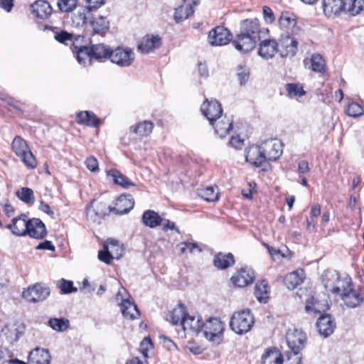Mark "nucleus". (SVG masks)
Here are the masks:
<instances>
[{
  "instance_id": "nucleus-3",
  "label": "nucleus",
  "mask_w": 364,
  "mask_h": 364,
  "mask_svg": "<svg viewBox=\"0 0 364 364\" xmlns=\"http://www.w3.org/2000/svg\"><path fill=\"white\" fill-rule=\"evenodd\" d=\"M352 5L353 0H349L348 3L345 0H323L322 2L323 13L328 18H336L342 13L356 16L349 11Z\"/></svg>"
},
{
  "instance_id": "nucleus-16",
  "label": "nucleus",
  "mask_w": 364,
  "mask_h": 364,
  "mask_svg": "<svg viewBox=\"0 0 364 364\" xmlns=\"http://www.w3.org/2000/svg\"><path fill=\"white\" fill-rule=\"evenodd\" d=\"M287 359L284 360L282 353L274 347L267 348L262 355V364H289L291 357L287 355Z\"/></svg>"
},
{
  "instance_id": "nucleus-62",
  "label": "nucleus",
  "mask_w": 364,
  "mask_h": 364,
  "mask_svg": "<svg viewBox=\"0 0 364 364\" xmlns=\"http://www.w3.org/2000/svg\"><path fill=\"white\" fill-rule=\"evenodd\" d=\"M178 246L180 247V250L181 253H185L186 251V247L189 249V252L191 253L193 252L195 249H197L199 252H201V249L198 247L196 243L191 242H181Z\"/></svg>"
},
{
  "instance_id": "nucleus-59",
  "label": "nucleus",
  "mask_w": 364,
  "mask_h": 364,
  "mask_svg": "<svg viewBox=\"0 0 364 364\" xmlns=\"http://www.w3.org/2000/svg\"><path fill=\"white\" fill-rule=\"evenodd\" d=\"M86 167L92 172H96L99 170V163L97 159L91 156L86 159L85 161Z\"/></svg>"
},
{
  "instance_id": "nucleus-26",
  "label": "nucleus",
  "mask_w": 364,
  "mask_h": 364,
  "mask_svg": "<svg viewBox=\"0 0 364 364\" xmlns=\"http://www.w3.org/2000/svg\"><path fill=\"white\" fill-rule=\"evenodd\" d=\"M188 316L187 310L186 306L180 303L178 305L174 308L171 311H170L166 316V320L171 322L173 325L181 324L183 326V321L186 320Z\"/></svg>"
},
{
  "instance_id": "nucleus-4",
  "label": "nucleus",
  "mask_w": 364,
  "mask_h": 364,
  "mask_svg": "<svg viewBox=\"0 0 364 364\" xmlns=\"http://www.w3.org/2000/svg\"><path fill=\"white\" fill-rule=\"evenodd\" d=\"M286 341L289 348L296 357L305 347L306 335L301 329H289L286 334Z\"/></svg>"
},
{
  "instance_id": "nucleus-30",
  "label": "nucleus",
  "mask_w": 364,
  "mask_h": 364,
  "mask_svg": "<svg viewBox=\"0 0 364 364\" xmlns=\"http://www.w3.org/2000/svg\"><path fill=\"white\" fill-rule=\"evenodd\" d=\"M108 178L116 184L124 188H128L130 186H134L135 184L129 180L126 176L123 175L117 169L112 168L107 171Z\"/></svg>"
},
{
  "instance_id": "nucleus-36",
  "label": "nucleus",
  "mask_w": 364,
  "mask_h": 364,
  "mask_svg": "<svg viewBox=\"0 0 364 364\" xmlns=\"http://www.w3.org/2000/svg\"><path fill=\"white\" fill-rule=\"evenodd\" d=\"M90 52L92 58L96 60L109 59L111 49L103 43L92 45L90 48Z\"/></svg>"
},
{
  "instance_id": "nucleus-25",
  "label": "nucleus",
  "mask_w": 364,
  "mask_h": 364,
  "mask_svg": "<svg viewBox=\"0 0 364 364\" xmlns=\"http://www.w3.org/2000/svg\"><path fill=\"white\" fill-rule=\"evenodd\" d=\"M95 200H92L90 204L87 207V218L88 220L95 222L97 217L106 215L110 213L108 212L110 205H107L105 203L100 202L96 205L95 208L92 207Z\"/></svg>"
},
{
  "instance_id": "nucleus-19",
  "label": "nucleus",
  "mask_w": 364,
  "mask_h": 364,
  "mask_svg": "<svg viewBox=\"0 0 364 364\" xmlns=\"http://www.w3.org/2000/svg\"><path fill=\"white\" fill-rule=\"evenodd\" d=\"M26 235L35 239H42L47 235L45 224L38 218L30 219Z\"/></svg>"
},
{
  "instance_id": "nucleus-24",
  "label": "nucleus",
  "mask_w": 364,
  "mask_h": 364,
  "mask_svg": "<svg viewBox=\"0 0 364 364\" xmlns=\"http://www.w3.org/2000/svg\"><path fill=\"white\" fill-rule=\"evenodd\" d=\"M87 28L92 30L94 33L103 35L109 30V22L105 16L93 18L91 16Z\"/></svg>"
},
{
  "instance_id": "nucleus-18",
  "label": "nucleus",
  "mask_w": 364,
  "mask_h": 364,
  "mask_svg": "<svg viewBox=\"0 0 364 364\" xmlns=\"http://www.w3.org/2000/svg\"><path fill=\"white\" fill-rule=\"evenodd\" d=\"M161 38L159 35H146L138 44L137 49L142 53H149L160 47Z\"/></svg>"
},
{
  "instance_id": "nucleus-34",
  "label": "nucleus",
  "mask_w": 364,
  "mask_h": 364,
  "mask_svg": "<svg viewBox=\"0 0 364 364\" xmlns=\"http://www.w3.org/2000/svg\"><path fill=\"white\" fill-rule=\"evenodd\" d=\"M345 304L350 308H355L363 301V298L360 294L354 290L352 287L341 296Z\"/></svg>"
},
{
  "instance_id": "nucleus-38",
  "label": "nucleus",
  "mask_w": 364,
  "mask_h": 364,
  "mask_svg": "<svg viewBox=\"0 0 364 364\" xmlns=\"http://www.w3.org/2000/svg\"><path fill=\"white\" fill-rule=\"evenodd\" d=\"M214 265L220 269H225L235 264L234 256L232 253L217 254L213 259Z\"/></svg>"
},
{
  "instance_id": "nucleus-22",
  "label": "nucleus",
  "mask_w": 364,
  "mask_h": 364,
  "mask_svg": "<svg viewBox=\"0 0 364 364\" xmlns=\"http://www.w3.org/2000/svg\"><path fill=\"white\" fill-rule=\"evenodd\" d=\"M92 13L86 7H80L72 14L71 21L73 26L75 27H84L87 28Z\"/></svg>"
},
{
  "instance_id": "nucleus-54",
  "label": "nucleus",
  "mask_w": 364,
  "mask_h": 364,
  "mask_svg": "<svg viewBox=\"0 0 364 364\" xmlns=\"http://www.w3.org/2000/svg\"><path fill=\"white\" fill-rule=\"evenodd\" d=\"M77 0H58L57 6L62 12H70L76 8Z\"/></svg>"
},
{
  "instance_id": "nucleus-1",
  "label": "nucleus",
  "mask_w": 364,
  "mask_h": 364,
  "mask_svg": "<svg viewBox=\"0 0 364 364\" xmlns=\"http://www.w3.org/2000/svg\"><path fill=\"white\" fill-rule=\"evenodd\" d=\"M254 317L249 309L235 312L231 316L230 327L239 335L250 331L254 324Z\"/></svg>"
},
{
  "instance_id": "nucleus-20",
  "label": "nucleus",
  "mask_w": 364,
  "mask_h": 364,
  "mask_svg": "<svg viewBox=\"0 0 364 364\" xmlns=\"http://www.w3.org/2000/svg\"><path fill=\"white\" fill-rule=\"evenodd\" d=\"M233 119L232 117H228L226 115L218 117L215 121L213 122V127L215 133L221 138L225 136L232 129Z\"/></svg>"
},
{
  "instance_id": "nucleus-57",
  "label": "nucleus",
  "mask_w": 364,
  "mask_h": 364,
  "mask_svg": "<svg viewBox=\"0 0 364 364\" xmlns=\"http://www.w3.org/2000/svg\"><path fill=\"white\" fill-rule=\"evenodd\" d=\"M250 71L247 68L242 65H239L237 70V76L240 84L245 85L249 80Z\"/></svg>"
},
{
  "instance_id": "nucleus-52",
  "label": "nucleus",
  "mask_w": 364,
  "mask_h": 364,
  "mask_svg": "<svg viewBox=\"0 0 364 364\" xmlns=\"http://www.w3.org/2000/svg\"><path fill=\"white\" fill-rule=\"evenodd\" d=\"M321 309V304L314 296L309 297L306 301L305 310L307 313L314 312L315 314L320 313Z\"/></svg>"
},
{
  "instance_id": "nucleus-10",
  "label": "nucleus",
  "mask_w": 364,
  "mask_h": 364,
  "mask_svg": "<svg viewBox=\"0 0 364 364\" xmlns=\"http://www.w3.org/2000/svg\"><path fill=\"white\" fill-rule=\"evenodd\" d=\"M200 110L210 124H213V122L223 114L221 105L215 100L206 99L202 104Z\"/></svg>"
},
{
  "instance_id": "nucleus-43",
  "label": "nucleus",
  "mask_w": 364,
  "mask_h": 364,
  "mask_svg": "<svg viewBox=\"0 0 364 364\" xmlns=\"http://www.w3.org/2000/svg\"><path fill=\"white\" fill-rule=\"evenodd\" d=\"M255 295L259 302H267L269 299V286L265 280H262L256 284Z\"/></svg>"
},
{
  "instance_id": "nucleus-11",
  "label": "nucleus",
  "mask_w": 364,
  "mask_h": 364,
  "mask_svg": "<svg viewBox=\"0 0 364 364\" xmlns=\"http://www.w3.org/2000/svg\"><path fill=\"white\" fill-rule=\"evenodd\" d=\"M298 41L289 34L282 35L278 44L281 57H293L297 52Z\"/></svg>"
},
{
  "instance_id": "nucleus-31",
  "label": "nucleus",
  "mask_w": 364,
  "mask_h": 364,
  "mask_svg": "<svg viewBox=\"0 0 364 364\" xmlns=\"http://www.w3.org/2000/svg\"><path fill=\"white\" fill-rule=\"evenodd\" d=\"M193 4L187 1L183 2L180 6L175 9L173 18L176 23H179L187 19L191 15L194 13L193 6Z\"/></svg>"
},
{
  "instance_id": "nucleus-6",
  "label": "nucleus",
  "mask_w": 364,
  "mask_h": 364,
  "mask_svg": "<svg viewBox=\"0 0 364 364\" xmlns=\"http://www.w3.org/2000/svg\"><path fill=\"white\" fill-rule=\"evenodd\" d=\"M240 31L246 35L254 37L258 41H261L268 32L267 29L262 28L258 19H245L240 23Z\"/></svg>"
},
{
  "instance_id": "nucleus-58",
  "label": "nucleus",
  "mask_w": 364,
  "mask_h": 364,
  "mask_svg": "<svg viewBox=\"0 0 364 364\" xmlns=\"http://www.w3.org/2000/svg\"><path fill=\"white\" fill-rule=\"evenodd\" d=\"M153 349V343L149 337L144 338L140 343L139 350L144 357H148V352Z\"/></svg>"
},
{
  "instance_id": "nucleus-23",
  "label": "nucleus",
  "mask_w": 364,
  "mask_h": 364,
  "mask_svg": "<svg viewBox=\"0 0 364 364\" xmlns=\"http://www.w3.org/2000/svg\"><path fill=\"white\" fill-rule=\"evenodd\" d=\"M31 12L38 18L46 19L52 14L53 9L48 2L43 0L36 1L31 5Z\"/></svg>"
},
{
  "instance_id": "nucleus-61",
  "label": "nucleus",
  "mask_w": 364,
  "mask_h": 364,
  "mask_svg": "<svg viewBox=\"0 0 364 364\" xmlns=\"http://www.w3.org/2000/svg\"><path fill=\"white\" fill-rule=\"evenodd\" d=\"M352 7L350 8V12L353 14H358L364 11V0H353Z\"/></svg>"
},
{
  "instance_id": "nucleus-63",
  "label": "nucleus",
  "mask_w": 364,
  "mask_h": 364,
  "mask_svg": "<svg viewBox=\"0 0 364 364\" xmlns=\"http://www.w3.org/2000/svg\"><path fill=\"white\" fill-rule=\"evenodd\" d=\"M98 259L107 264H109L112 260V258L107 249H104V250H100L98 252Z\"/></svg>"
},
{
  "instance_id": "nucleus-46",
  "label": "nucleus",
  "mask_w": 364,
  "mask_h": 364,
  "mask_svg": "<svg viewBox=\"0 0 364 364\" xmlns=\"http://www.w3.org/2000/svg\"><path fill=\"white\" fill-rule=\"evenodd\" d=\"M48 326L54 331L63 332L70 326V321L65 318H52L48 321Z\"/></svg>"
},
{
  "instance_id": "nucleus-60",
  "label": "nucleus",
  "mask_w": 364,
  "mask_h": 364,
  "mask_svg": "<svg viewBox=\"0 0 364 364\" xmlns=\"http://www.w3.org/2000/svg\"><path fill=\"white\" fill-rule=\"evenodd\" d=\"M54 38L61 43H65L67 41L72 39V35L65 31H56L55 33Z\"/></svg>"
},
{
  "instance_id": "nucleus-8",
  "label": "nucleus",
  "mask_w": 364,
  "mask_h": 364,
  "mask_svg": "<svg viewBox=\"0 0 364 364\" xmlns=\"http://www.w3.org/2000/svg\"><path fill=\"white\" fill-rule=\"evenodd\" d=\"M50 289L41 283H36L23 291V297L29 302L44 301L50 295Z\"/></svg>"
},
{
  "instance_id": "nucleus-40",
  "label": "nucleus",
  "mask_w": 364,
  "mask_h": 364,
  "mask_svg": "<svg viewBox=\"0 0 364 364\" xmlns=\"http://www.w3.org/2000/svg\"><path fill=\"white\" fill-rule=\"evenodd\" d=\"M304 282V272L296 270L289 273L284 278V284L289 289H294Z\"/></svg>"
},
{
  "instance_id": "nucleus-41",
  "label": "nucleus",
  "mask_w": 364,
  "mask_h": 364,
  "mask_svg": "<svg viewBox=\"0 0 364 364\" xmlns=\"http://www.w3.org/2000/svg\"><path fill=\"white\" fill-rule=\"evenodd\" d=\"M340 274L334 269H328L321 276L322 283L326 291H331L336 281L339 279Z\"/></svg>"
},
{
  "instance_id": "nucleus-7",
  "label": "nucleus",
  "mask_w": 364,
  "mask_h": 364,
  "mask_svg": "<svg viewBox=\"0 0 364 364\" xmlns=\"http://www.w3.org/2000/svg\"><path fill=\"white\" fill-rule=\"evenodd\" d=\"M265 161H275L283 153V144L277 139H270L261 144Z\"/></svg>"
},
{
  "instance_id": "nucleus-64",
  "label": "nucleus",
  "mask_w": 364,
  "mask_h": 364,
  "mask_svg": "<svg viewBox=\"0 0 364 364\" xmlns=\"http://www.w3.org/2000/svg\"><path fill=\"white\" fill-rule=\"evenodd\" d=\"M231 146L236 149H240L244 145V139H241L239 135L232 136L229 141Z\"/></svg>"
},
{
  "instance_id": "nucleus-39",
  "label": "nucleus",
  "mask_w": 364,
  "mask_h": 364,
  "mask_svg": "<svg viewBox=\"0 0 364 364\" xmlns=\"http://www.w3.org/2000/svg\"><path fill=\"white\" fill-rule=\"evenodd\" d=\"M77 122L79 124H86L94 127H97L100 124V119L91 112H81L77 115Z\"/></svg>"
},
{
  "instance_id": "nucleus-12",
  "label": "nucleus",
  "mask_w": 364,
  "mask_h": 364,
  "mask_svg": "<svg viewBox=\"0 0 364 364\" xmlns=\"http://www.w3.org/2000/svg\"><path fill=\"white\" fill-rule=\"evenodd\" d=\"M245 161L254 167L262 166L265 161V156L260 145H252L245 149Z\"/></svg>"
},
{
  "instance_id": "nucleus-27",
  "label": "nucleus",
  "mask_w": 364,
  "mask_h": 364,
  "mask_svg": "<svg viewBox=\"0 0 364 364\" xmlns=\"http://www.w3.org/2000/svg\"><path fill=\"white\" fill-rule=\"evenodd\" d=\"M318 332L324 337L331 335L336 327V324L330 315L321 316L316 323Z\"/></svg>"
},
{
  "instance_id": "nucleus-13",
  "label": "nucleus",
  "mask_w": 364,
  "mask_h": 364,
  "mask_svg": "<svg viewBox=\"0 0 364 364\" xmlns=\"http://www.w3.org/2000/svg\"><path fill=\"white\" fill-rule=\"evenodd\" d=\"M258 42L254 37L240 31L232 41V44L237 50L245 53L253 50Z\"/></svg>"
},
{
  "instance_id": "nucleus-50",
  "label": "nucleus",
  "mask_w": 364,
  "mask_h": 364,
  "mask_svg": "<svg viewBox=\"0 0 364 364\" xmlns=\"http://www.w3.org/2000/svg\"><path fill=\"white\" fill-rule=\"evenodd\" d=\"M286 90L290 97H301L305 95L303 87L296 83H288L286 85Z\"/></svg>"
},
{
  "instance_id": "nucleus-44",
  "label": "nucleus",
  "mask_w": 364,
  "mask_h": 364,
  "mask_svg": "<svg viewBox=\"0 0 364 364\" xmlns=\"http://www.w3.org/2000/svg\"><path fill=\"white\" fill-rule=\"evenodd\" d=\"M311 70L317 73H324L326 71V62L321 55L314 53L310 58Z\"/></svg>"
},
{
  "instance_id": "nucleus-37",
  "label": "nucleus",
  "mask_w": 364,
  "mask_h": 364,
  "mask_svg": "<svg viewBox=\"0 0 364 364\" xmlns=\"http://www.w3.org/2000/svg\"><path fill=\"white\" fill-rule=\"evenodd\" d=\"M163 219L158 213L154 210H145L142 215V222L144 225L154 228L161 224Z\"/></svg>"
},
{
  "instance_id": "nucleus-56",
  "label": "nucleus",
  "mask_w": 364,
  "mask_h": 364,
  "mask_svg": "<svg viewBox=\"0 0 364 364\" xmlns=\"http://www.w3.org/2000/svg\"><path fill=\"white\" fill-rule=\"evenodd\" d=\"M19 157L28 168H34L36 167L37 161L30 149L25 152V154H22Z\"/></svg>"
},
{
  "instance_id": "nucleus-29",
  "label": "nucleus",
  "mask_w": 364,
  "mask_h": 364,
  "mask_svg": "<svg viewBox=\"0 0 364 364\" xmlns=\"http://www.w3.org/2000/svg\"><path fill=\"white\" fill-rule=\"evenodd\" d=\"M279 23L281 28L290 31L293 35H297L301 31L294 16L288 12L282 13Z\"/></svg>"
},
{
  "instance_id": "nucleus-21",
  "label": "nucleus",
  "mask_w": 364,
  "mask_h": 364,
  "mask_svg": "<svg viewBox=\"0 0 364 364\" xmlns=\"http://www.w3.org/2000/svg\"><path fill=\"white\" fill-rule=\"evenodd\" d=\"M28 358V364H50L51 357L48 350L36 347L29 353Z\"/></svg>"
},
{
  "instance_id": "nucleus-28",
  "label": "nucleus",
  "mask_w": 364,
  "mask_h": 364,
  "mask_svg": "<svg viewBox=\"0 0 364 364\" xmlns=\"http://www.w3.org/2000/svg\"><path fill=\"white\" fill-rule=\"evenodd\" d=\"M279 52L278 43L274 40L264 39L261 41L258 54L264 59L272 58Z\"/></svg>"
},
{
  "instance_id": "nucleus-48",
  "label": "nucleus",
  "mask_w": 364,
  "mask_h": 364,
  "mask_svg": "<svg viewBox=\"0 0 364 364\" xmlns=\"http://www.w3.org/2000/svg\"><path fill=\"white\" fill-rule=\"evenodd\" d=\"M16 196L21 201L26 204L33 203L35 201L33 190L27 187L21 188L17 191Z\"/></svg>"
},
{
  "instance_id": "nucleus-14",
  "label": "nucleus",
  "mask_w": 364,
  "mask_h": 364,
  "mask_svg": "<svg viewBox=\"0 0 364 364\" xmlns=\"http://www.w3.org/2000/svg\"><path fill=\"white\" fill-rule=\"evenodd\" d=\"M134 205V200L130 194H122L117 199L114 207H109L108 212L123 215L129 213Z\"/></svg>"
},
{
  "instance_id": "nucleus-47",
  "label": "nucleus",
  "mask_w": 364,
  "mask_h": 364,
  "mask_svg": "<svg viewBox=\"0 0 364 364\" xmlns=\"http://www.w3.org/2000/svg\"><path fill=\"white\" fill-rule=\"evenodd\" d=\"M12 149L16 154L20 156L25 154V152L29 150L26 141L19 136H16L12 141Z\"/></svg>"
},
{
  "instance_id": "nucleus-5",
  "label": "nucleus",
  "mask_w": 364,
  "mask_h": 364,
  "mask_svg": "<svg viewBox=\"0 0 364 364\" xmlns=\"http://www.w3.org/2000/svg\"><path fill=\"white\" fill-rule=\"evenodd\" d=\"M135 58V54L131 48L117 47L111 50L109 60L112 63L121 68L132 65Z\"/></svg>"
},
{
  "instance_id": "nucleus-42",
  "label": "nucleus",
  "mask_w": 364,
  "mask_h": 364,
  "mask_svg": "<svg viewBox=\"0 0 364 364\" xmlns=\"http://www.w3.org/2000/svg\"><path fill=\"white\" fill-rule=\"evenodd\" d=\"M351 285L352 281L350 277L345 276L341 278V276H339V279L336 281L331 291L333 294L342 296L343 293L347 292V291L351 287Z\"/></svg>"
},
{
  "instance_id": "nucleus-49",
  "label": "nucleus",
  "mask_w": 364,
  "mask_h": 364,
  "mask_svg": "<svg viewBox=\"0 0 364 364\" xmlns=\"http://www.w3.org/2000/svg\"><path fill=\"white\" fill-rule=\"evenodd\" d=\"M76 58L80 65H85L87 63H90L91 53L90 52V48L87 46H81L78 48Z\"/></svg>"
},
{
  "instance_id": "nucleus-55",
  "label": "nucleus",
  "mask_w": 364,
  "mask_h": 364,
  "mask_svg": "<svg viewBox=\"0 0 364 364\" xmlns=\"http://www.w3.org/2000/svg\"><path fill=\"white\" fill-rule=\"evenodd\" d=\"M202 197L207 201L213 202L218 200V193L212 186H208L201 191Z\"/></svg>"
},
{
  "instance_id": "nucleus-33",
  "label": "nucleus",
  "mask_w": 364,
  "mask_h": 364,
  "mask_svg": "<svg viewBox=\"0 0 364 364\" xmlns=\"http://www.w3.org/2000/svg\"><path fill=\"white\" fill-rule=\"evenodd\" d=\"M104 249L108 250L112 259H120L124 254L123 245L114 239H107L104 244Z\"/></svg>"
},
{
  "instance_id": "nucleus-9",
  "label": "nucleus",
  "mask_w": 364,
  "mask_h": 364,
  "mask_svg": "<svg viewBox=\"0 0 364 364\" xmlns=\"http://www.w3.org/2000/svg\"><path fill=\"white\" fill-rule=\"evenodd\" d=\"M232 38L230 32L223 26H217L209 31L208 42L212 46H224L228 44Z\"/></svg>"
},
{
  "instance_id": "nucleus-51",
  "label": "nucleus",
  "mask_w": 364,
  "mask_h": 364,
  "mask_svg": "<svg viewBox=\"0 0 364 364\" xmlns=\"http://www.w3.org/2000/svg\"><path fill=\"white\" fill-rule=\"evenodd\" d=\"M346 113L349 117L356 118L363 114V109L358 103L351 102L347 106Z\"/></svg>"
},
{
  "instance_id": "nucleus-45",
  "label": "nucleus",
  "mask_w": 364,
  "mask_h": 364,
  "mask_svg": "<svg viewBox=\"0 0 364 364\" xmlns=\"http://www.w3.org/2000/svg\"><path fill=\"white\" fill-rule=\"evenodd\" d=\"M154 128V124L150 121H144L142 122H139L135 126H132L130 129L135 134H137L140 136H147L149 135Z\"/></svg>"
},
{
  "instance_id": "nucleus-35",
  "label": "nucleus",
  "mask_w": 364,
  "mask_h": 364,
  "mask_svg": "<svg viewBox=\"0 0 364 364\" xmlns=\"http://www.w3.org/2000/svg\"><path fill=\"white\" fill-rule=\"evenodd\" d=\"M120 306L122 313L125 318L135 319L140 316L136 305L129 299H122Z\"/></svg>"
},
{
  "instance_id": "nucleus-17",
  "label": "nucleus",
  "mask_w": 364,
  "mask_h": 364,
  "mask_svg": "<svg viewBox=\"0 0 364 364\" xmlns=\"http://www.w3.org/2000/svg\"><path fill=\"white\" fill-rule=\"evenodd\" d=\"M254 271L250 268H242L232 277V282L238 287H244L255 280Z\"/></svg>"
},
{
  "instance_id": "nucleus-32",
  "label": "nucleus",
  "mask_w": 364,
  "mask_h": 364,
  "mask_svg": "<svg viewBox=\"0 0 364 364\" xmlns=\"http://www.w3.org/2000/svg\"><path fill=\"white\" fill-rule=\"evenodd\" d=\"M202 319L200 316L196 317L193 316H187L182 326L184 331H188L191 333L198 334L202 331L203 326Z\"/></svg>"
},
{
  "instance_id": "nucleus-53",
  "label": "nucleus",
  "mask_w": 364,
  "mask_h": 364,
  "mask_svg": "<svg viewBox=\"0 0 364 364\" xmlns=\"http://www.w3.org/2000/svg\"><path fill=\"white\" fill-rule=\"evenodd\" d=\"M58 287L60 289L62 294H68L72 292H76L77 288L73 287V282L70 280L61 279L58 282Z\"/></svg>"
},
{
  "instance_id": "nucleus-2",
  "label": "nucleus",
  "mask_w": 364,
  "mask_h": 364,
  "mask_svg": "<svg viewBox=\"0 0 364 364\" xmlns=\"http://www.w3.org/2000/svg\"><path fill=\"white\" fill-rule=\"evenodd\" d=\"M225 324L218 318H210L203 324L202 332L209 341L219 344L222 341Z\"/></svg>"
},
{
  "instance_id": "nucleus-15",
  "label": "nucleus",
  "mask_w": 364,
  "mask_h": 364,
  "mask_svg": "<svg viewBox=\"0 0 364 364\" xmlns=\"http://www.w3.org/2000/svg\"><path fill=\"white\" fill-rule=\"evenodd\" d=\"M30 219L26 214L14 218L11 223L6 225V228L10 230L11 232L16 236H24L26 235L27 227Z\"/></svg>"
}]
</instances>
